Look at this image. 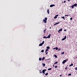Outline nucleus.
<instances>
[{
  "instance_id": "obj_1",
  "label": "nucleus",
  "mask_w": 77,
  "mask_h": 77,
  "mask_svg": "<svg viewBox=\"0 0 77 77\" xmlns=\"http://www.w3.org/2000/svg\"><path fill=\"white\" fill-rule=\"evenodd\" d=\"M47 18L45 17V19H43L42 21L45 24L47 23Z\"/></svg>"
},
{
  "instance_id": "obj_2",
  "label": "nucleus",
  "mask_w": 77,
  "mask_h": 77,
  "mask_svg": "<svg viewBox=\"0 0 77 77\" xmlns=\"http://www.w3.org/2000/svg\"><path fill=\"white\" fill-rule=\"evenodd\" d=\"M46 71H47V70L46 69H43L42 71V73L43 72L44 74H45V72Z\"/></svg>"
},
{
  "instance_id": "obj_3",
  "label": "nucleus",
  "mask_w": 77,
  "mask_h": 77,
  "mask_svg": "<svg viewBox=\"0 0 77 77\" xmlns=\"http://www.w3.org/2000/svg\"><path fill=\"white\" fill-rule=\"evenodd\" d=\"M66 36L65 35L64 38H63L62 39V41H64L65 39H66Z\"/></svg>"
},
{
  "instance_id": "obj_4",
  "label": "nucleus",
  "mask_w": 77,
  "mask_h": 77,
  "mask_svg": "<svg viewBox=\"0 0 77 77\" xmlns=\"http://www.w3.org/2000/svg\"><path fill=\"white\" fill-rule=\"evenodd\" d=\"M59 16V14H57L55 16V17H54V19H56V18H57V17Z\"/></svg>"
},
{
  "instance_id": "obj_5",
  "label": "nucleus",
  "mask_w": 77,
  "mask_h": 77,
  "mask_svg": "<svg viewBox=\"0 0 77 77\" xmlns=\"http://www.w3.org/2000/svg\"><path fill=\"white\" fill-rule=\"evenodd\" d=\"M55 6V5H50V7L51 8L52 7H53V6Z\"/></svg>"
},
{
  "instance_id": "obj_6",
  "label": "nucleus",
  "mask_w": 77,
  "mask_h": 77,
  "mask_svg": "<svg viewBox=\"0 0 77 77\" xmlns=\"http://www.w3.org/2000/svg\"><path fill=\"white\" fill-rule=\"evenodd\" d=\"M50 37H51V34H49L47 36V38H50Z\"/></svg>"
},
{
  "instance_id": "obj_7",
  "label": "nucleus",
  "mask_w": 77,
  "mask_h": 77,
  "mask_svg": "<svg viewBox=\"0 0 77 77\" xmlns=\"http://www.w3.org/2000/svg\"><path fill=\"white\" fill-rule=\"evenodd\" d=\"M60 31H62V29H59L58 31V33H60Z\"/></svg>"
},
{
  "instance_id": "obj_8",
  "label": "nucleus",
  "mask_w": 77,
  "mask_h": 77,
  "mask_svg": "<svg viewBox=\"0 0 77 77\" xmlns=\"http://www.w3.org/2000/svg\"><path fill=\"white\" fill-rule=\"evenodd\" d=\"M66 62V61L65 60H64L62 62V63L64 64V63H65Z\"/></svg>"
},
{
  "instance_id": "obj_9",
  "label": "nucleus",
  "mask_w": 77,
  "mask_h": 77,
  "mask_svg": "<svg viewBox=\"0 0 77 77\" xmlns=\"http://www.w3.org/2000/svg\"><path fill=\"white\" fill-rule=\"evenodd\" d=\"M60 23L59 22H58L57 23H55L54 25H57V24H59Z\"/></svg>"
},
{
  "instance_id": "obj_10",
  "label": "nucleus",
  "mask_w": 77,
  "mask_h": 77,
  "mask_svg": "<svg viewBox=\"0 0 77 77\" xmlns=\"http://www.w3.org/2000/svg\"><path fill=\"white\" fill-rule=\"evenodd\" d=\"M61 18H63V20H65V17H61Z\"/></svg>"
},
{
  "instance_id": "obj_11",
  "label": "nucleus",
  "mask_w": 77,
  "mask_h": 77,
  "mask_svg": "<svg viewBox=\"0 0 77 77\" xmlns=\"http://www.w3.org/2000/svg\"><path fill=\"white\" fill-rule=\"evenodd\" d=\"M43 66H45V64H44V63H42Z\"/></svg>"
},
{
  "instance_id": "obj_12",
  "label": "nucleus",
  "mask_w": 77,
  "mask_h": 77,
  "mask_svg": "<svg viewBox=\"0 0 77 77\" xmlns=\"http://www.w3.org/2000/svg\"><path fill=\"white\" fill-rule=\"evenodd\" d=\"M73 66V63H72L71 64H70L69 65V66Z\"/></svg>"
},
{
  "instance_id": "obj_13",
  "label": "nucleus",
  "mask_w": 77,
  "mask_h": 77,
  "mask_svg": "<svg viewBox=\"0 0 77 77\" xmlns=\"http://www.w3.org/2000/svg\"><path fill=\"white\" fill-rule=\"evenodd\" d=\"M64 60L66 62L68 60V58H67L66 59Z\"/></svg>"
},
{
  "instance_id": "obj_14",
  "label": "nucleus",
  "mask_w": 77,
  "mask_h": 77,
  "mask_svg": "<svg viewBox=\"0 0 77 77\" xmlns=\"http://www.w3.org/2000/svg\"><path fill=\"white\" fill-rule=\"evenodd\" d=\"M46 30H47L46 29H45L44 30L43 32L44 33H45V31H46Z\"/></svg>"
},
{
  "instance_id": "obj_15",
  "label": "nucleus",
  "mask_w": 77,
  "mask_h": 77,
  "mask_svg": "<svg viewBox=\"0 0 77 77\" xmlns=\"http://www.w3.org/2000/svg\"><path fill=\"white\" fill-rule=\"evenodd\" d=\"M74 6H77V4H75L74 5H73Z\"/></svg>"
},
{
  "instance_id": "obj_16",
  "label": "nucleus",
  "mask_w": 77,
  "mask_h": 77,
  "mask_svg": "<svg viewBox=\"0 0 77 77\" xmlns=\"http://www.w3.org/2000/svg\"><path fill=\"white\" fill-rule=\"evenodd\" d=\"M46 48H47V49H50V47H49V46H47Z\"/></svg>"
},
{
  "instance_id": "obj_17",
  "label": "nucleus",
  "mask_w": 77,
  "mask_h": 77,
  "mask_svg": "<svg viewBox=\"0 0 77 77\" xmlns=\"http://www.w3.org/2000/svg\"><path fill=\"white\" fill-rule=\"evenodd\" d=\"M39 71H40V72H39L40 73H42V70H40Z\"/></svg>"
},
{
  "instance_id": "obj_18",
  "label": "nucleus",
  "mask_w": 77,
  "mask_h": 77,
  "mask_svg": "<svg viewBox=\"0 0 77 77\" xmlns=\"http://www.w3.org/2000/svg\"><path fill=\"white\" fill-rule=\"evenodd\" d=\"M42 45H43L42 43L40 44L39 45V46H42Z\"/></svg>"
},
{
  "instance_id": "obj_19",
  "label": "nucleus",
  "mask_w": 77,
  "mask_h": 77,
  "mask_svg": "<svg viewBox=\"0 0 77 77\" xmlns=\"http://www.w3.org/2000/svg\"><path fill=\"white\" fill-rule=\"evenodd\" d=\"M74 5H72V6H71V7H72V8H74Z\"/></svg>"
},
{
  "instance_id": "obj_20",
  "label": "nucleus",
  "mask_w": 77,
  "mask_h": 77,
  "mask_svg": "<svg viewBox=\"0 0 77 77\" xmlns=\"http://www.w3.org/2000/svg\"><path fill=\"white\" fill-rule=\"evenodd\" d=\"M47 12L48 14H49V9H48L47 10Z\"/></svg>"
},
{
  "instance_id": "obj_21",
  "label": "nucleus",
  "mask_w": 77,
  "mask_h": 77,
  "mask_svg": "<svg viewBox=\"0 0 77 77\" xmlns=\"http://www.w3.org/2000/svg\"><path fill=\"white\" fill-rule=\"evenodd\" d=\"M51 69H52L51 68H50L48 69V71H50V70H51Z\"/></svg>"
},
{
  "instance_id": "obj_22",
  "label": "nucleus",
  "mask_w": 77,
  "mask_h": 77,
  "mask_svg": "<svg viewBox=\"0 0 77 77\" xmlns=\"http://www.w3.org/2000/svg\"><path fill=\"white\" fill-rule=\"evenodd\" d=\"M64 52H63L61 53V54H62V55L64 54Z\"/></svg>"
},
{
  "instance_id": "obj_23",
  "label": "nucleus",
  "mask_w": 77,
  "mask_h": 77,
  "mask_svg": "<svg viewBox=\"0 0 77 77\" xmlns=\"http://www.w3.org/2000/svg\"><path fill=\"white\" fill-rule=\"evenodd\" d=\"M43 38H47V37L45 36H44L43 37Z\"/></svg>"
},
{
  "instance_id": "obj_24",
  "label": "nucleus",
  "mask_w": 77,
  "mask_h": 77,
  "mask_svg": "<svg viewBox=\"0 0 77 77\" xmlns=\"http://www.w3.org/2000/svg\"><path fill=\"white\" fill-rule=\"evenodd\" d=\"M48 50V49H47L45 51V53H46V52H47Z\"/></svg>"
},
{
  "instance_id": "obj_25",
  "label": "nucleus",
  "mask_w": 77,
  "mask_h": 77,
  "mask_svg": "<svg viewBox=\"0 0 77 77\" xmlns=\"http://www.w3.org/2000/svg\"><path fill=\"white\" fill-rule=\"evenodd\" d=\"M54 56L55 58H57V56L56 55H55Z\"/></svg>"
},
{
  "instance_id": "obj_26",
  "label": "nucleus",
  "mask_w": 77,
  "mask_h": 77,
  "mask_svg": "<svg viewBox=\"0 0 77 77\" xmlns=\"http://www.w3.org/2000/svg\"><path fill=\"white\" fill-rule=\"evenodd\" d=\"M55 49L56 50H58V48H57V47H56L55 48Z\"/></svg>"
},
{
  "instance_id": "obj_27",
  "label": "nucleus",
  "mask_w": 77,
  "mask_h": 77,
  "mask_svg": "<svg viewBox=\"0 0 77 77\" xmlns=\"http://www.w3.org/2000/svg\"><path fill=\"white\" fill-rule=\"evenodd\" d=\"M44 50H42L41 51V52H42V53H43V52H44Z\"/></svg>"
},
{
  "instance_id": "obj_28",
  "label": "nucleus",
  "mask_w": 77,
  "mask_h": 77,
  "mask_svg": "<svg viewBox=\"0 0 77 77\" xmlns=\"http://www.w3.org/2000/svg\"><path fill=\"white\" fill-rule=\"evenodd\" d=\"M45 59V57H43L42 59V60H43Z\"/></svg>"
},
{
  "instance_id": "obj_29",
  "label": "nucleus",
  "mask_w": 77,
  "mask_h": 77,
  "mask_svg": "<svg viewBox=\"0 0 77 77\" xmlns=\"http://www.w3.org/2000/svg\"><path fill=\"white\" fill-rule=\"evenodd\" d=\"M65 17H68L69 16V15H65Z\"/></svg>"
},
{
  "instance_id": "obj_30",
  "label": "nucleus",
  "mask_w": 77,
  "mask_h": 77,
  "mask_svg": "<svg viewBox=\"0 0 77 77\" xmlns=\"http://www.w3.org/2000/svg\"><path fill=\"white\" fill-rule=\"evenodd\" d=\"M48 74V73H46V74H45V75H47Z\"/></svg>"
},
{
  "instance_id": "obj_31",
  "label": "nucleus",
  "mask_w": 77,
  "mask_h": 77,
  "mask_svg": "<svg viewBox=\"0 0 77 77\" xmlns=\"http://www.w3.org/2000/svg\"><path fill=\"white\" fill-rule=\"evenodd\" d=\"M39 60H42V59L41 58H39Z\"/></svg>"
},
{
  "instance_id": "obj_32",
  "label": "nucleus",
  "mask_w": 77,
  "mask_h": 77,
  "mask_svg": "<svg viewBox=\"0 0 77 77\" xmlns=\"http://www.w3.org/2000/svg\"><path fill=\"white\" fill-rule=\"evenodd\" d=\"M68 76H70V75H71V74L70 73V74H68Z\"/></svg>"
},
{
  "instance_id": "obj_33",
  "label": "nucleus",
  "mask_w": 77,
  "mask_h": 77,
  "mask_svg": "<svg viewBox=\"0 0 77 77\" xmlns=\"http://www.w3.org/2000/svg\"><path fill=\"white\" fill-rule=\"evenodd\" d=\"M44 41H43V42H42V44L43 45V44H44Z\"/></svg>"
},
{
  "instance_id": "obj_34",
  "label": "nucleus",
  "mask_w": 77,
  "mask_h": 77,
  "mask_svg": "<svg viewBox=\"0 0 77 77\" xmlns=\"http://www.w3.org/2000/svg\"><path fill=\"white\" fill-rule=\"evenodd\" d=\"M57 62H56L54 63V64H57Z\"/></svg>"
},
{
  "instance_id": "obj_35",
  "label": "nucleus",
  "mask_w": 77,
  "mask_h": 77,
  "mask_svg": "<svg viewBox=\"0 0 77 77\" xmlns=\"http://www.w3.org/2000/svg\"><path fill=\"white\" fill-rule=\"evenodd\" d=\"M57 68V66H55V68Z\"/></svg>"
},
{
  "instance_id": "obj_36",
  "label": "nucleus",
  "mask_w": 77,
  "mask_h": 77,
  "mask_svg": "<svg viewBox=\"0 0 77 77\" xmlns=\"http://www.w3.org/2000/svg\"><path fill=\"white\" fill-rule=\"evenodd\" d=\"M70 20H72V17L70 18Z\"/></svg>"
},
{
  "instance_id": "obj_37",
  "label": "nucleus",
  "mask_w": 77,
  "mask_h": 77,
  "mask_svg": "<svg viewBox=\"0 0 77 77\" xmlns=\"http://www.w3.org/2000/svg\"><path fill=\"white\" fill-rule=\"evenodd\" d=\"M75 70H77V67H76V68H75Z\"/></svg>"
},
{
  "instance_id": "obj_38",
  "label": "nucleus",
  "mask_w": 77,
  "mask_h": 77,
  "mask_svg": "<svg viewBox=\"0 0 77 77\" xmlns=\"http://www.w3.org/2000/svg\"><path fill=\"white\" fill-rule=\"evenodd\" d=\"M67 0V1H68V2H69V1H71V0Z\"/></svg>"
},
{
  "instance_id": "obj_39",
  "label": "nucleus",
  "mask_w": 77,
  "mask_h": 77,
  "mask_svg": "<svg viewBox=\"0 0 77 77\" xmlns=\"http://www.w3.org/2000/svg\"><path fill=\"white\" fill-rule=\"evenodd\" d=\"M67 68H68L66 67L65 68V69H67Z\"/></svg>"
},
{
  "instance_id": "obj_40",
  "label": "nucleus",
  "mask_w": 77,
  "mask_h": 77,
  "mask_svg": "<svg viewBox=\"0 0 77 77\" xmlns=\"http://www.w3.org/2000/svg\"><path fill=\"white\" fill-rule=\"evenodd\" d=\"M48 54V52H46L45 54Z\"/></svg>"
},
{
  "instance_id": "obj_41",
  "label": "nucleus",
  "mask_w": 77,
  "mask_h": 77,
  "mask_svg": "<svg viewBox=\"0 0 77 77\" xmlns=\"http://www.w3.org/2000/svg\"><path fill=\"white\" fill-rule=\"evenodd\" d=\"M66 2V1H64V2H63V3H65Z\"/></svg>"
},
{
  "instance_id": "obj_42",
  "label": "nucleus",
  "mask_w": 77,
  "mask_h": 77,
  "mask_svg": "<svg viewBox=\"0 0 77 77\" xmlns=\"http://www.w3.org/2000/svg\"><path fill=\"white\" fill-rule=\"evenodd\" d=\"M64 31H66V29H65L64 30Z\"/></svg>"
},
{
  "instance_id": "obj_43",
  "label": "nucleus",
  "mask_w": 77,
  "mask_h": 77,
  "mask_svg": "<svg viewBox=\"0 0 77 77\" xmlns=\"http://www.w3.org/2000/svg\"><path fill=\"white\" fill-rule=\"evenodd\" d=\"M60 49H58V51H60Z\"/></svg>"
},
{
  "instance_id": "obj_44",
  "label": "nucleus",
  "mask_w": 77,
  "mask_h": 77,
  "mask_svg": "<svg viewBox=\"0 0 77 77\" xmlns=\"http://www.w3.org/2000/svg\"><path fill=\"white\" fill-rule=\"evenodd\" d=\"M49 29H51V27H50L49 28Z\"/></svg>"
},
{
  "instance_id": "obj_45",
  "label": "nucleus",
  "mask_w": 77,
  "mask_h": 77,
  "mask_svg": "<svg viewBox=\"0 0 77 77\" xmlns=\"http://www.w3.org/2000/svg\"><path fill=\"white\" fill-rule=\"evenodd\" d=\"M54 49H56V48H53V50H54Z\"/></svg>"
},
{
  "instance_id": "obj_46",
  "label": "nucleus",
  "mask_w": 77,
  "mask_h": 77,
  "mask_svg": "<svg viewBox=\"0 0 77 77\" xmlns=\"http://www.w3.org/2000/svg\"><path fill=\"white\" fill-rule=\"evenodd\" d=\"M60 77H62V75H60Z\"/></svg>"
}]
</instances>
